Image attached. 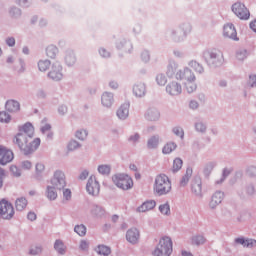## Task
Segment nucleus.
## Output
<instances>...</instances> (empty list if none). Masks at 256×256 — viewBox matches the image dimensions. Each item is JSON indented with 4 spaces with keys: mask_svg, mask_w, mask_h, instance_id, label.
Wrapping results in <instances>:
<instances>
[{
    "mask_svg": "<svg viewBox=\"0 0 256 256\" xmlns=\"http://www.w3.org/2000/svg\"><path fill=\"white\" fill-rule=\"evenodd\" d=\"M32 139L33 138H29L27 134L18 133L14 137V143L18 145L19 149L22 150L24 155H30V153L37 151L39 145H41V139Z\"/></svg>",
    "mask_w": 256,
    "mask_h": 256,
    "instance_id": "f257e3e1",
    "label": "nucleus"
},
{
    "mask_svg": "<svg viewBox=\"0 0 256 256\" xmlns=\"http://www.w3.org/2000/svg\"><path fill=\"white\" fill-rule=\"evenodd\" d=\"M172 185L171 180L165 174H159L156 176L153 191L156 195H169L171 193Z\"/></svg>",
    "mask_w": 256,
    "mask_h": 256,
    "instance_id": "f03ea898",
    "label": "nucleus"
},
{
    "mask_svg": "<svg viewBox=\"0 0 256 256\" xmlns=\"http://www.w3.org/2000/svg\"><path fill=\"white\" fill-rule=\"evenodd\" d=\"M173 241L169 237H162L153 251L154 256H171Z\"/></svg>",
    "mask_w": 256,
    "mask_h": 256,
    "instance_id": "7ed1b4c3",
    "label": "nucleus"
},
{
    "mask_svg": "<svg viewBox=\"0 0 256 256\" xmlns=\"http://www.w3.org/2000/svg\"><path fill=\"white\" fill-rule=\"evenodd\" d=\"M112 181L118 189L129 191L133 189V179L127 174H116L112 177Z\"/></svg>",
    "mask_w": 256,
    "mask_h": 256,
    "instance_id": "20e7f679",
    "label": "nucleus"
},
{
    "mask_svg": "<svg viewBox=\"0 0 256 256\" xmlns=\"http://www.w3.org/2000/svg\"><path fill=\"white\" fill-rule=\"evenodd\" d=\"M50 186L54 187L56 191H63V189L67 187V178L65 177V172L56 170L50 180Z\"/></svg>",
    "mask_w": 256,
    "mask_h": 256,
    "instance_id": "39448f33",
    "label": "nucleus"
},
{
    "mask_svg": "<svg viewBox=\"0 0 256 256\" xmlns=\"http://www.w3.org/2000/svg\"><path fill=\"white\" fill-rule=\"evenodd\" d=\"M232 11L236 15V17H238V19H241L242 21H247V19L251 17L249 9H247L245 4L241 2L234 3L232 5Z\"/></svg>",
    "mask_w": 256,
    "mask_h": 256,
    "instance_id": "423d86ee",
    "label": "nucleus"
},
{
    "mask_svg": "<svg viewBox=\"0 0 256 256\" xmlns=\"http://www.w3.org/2000/svg\"><path fill=\"white\" fill-rule=\"evenodd\" d=\"M14 215L15 209L13 208V204L6 200L0 201V216L2 219H13Z\"/></svg>",
    "mask_w": 256,
    "mask_h": 256,
    "instance_id": "0eeeda50",
    "label": "nucleus"
},
{
    "mask_svg": "<svg viewBox=\"0 0 256 256\" xmlns=\"http://www.w3.org/2000/svg\"><path fill=\"white\" fill-rule=\"evenodd\" d=\"M63 67L59 62H55L51 64L50 71L48 73V77L52 79V81H61L63 79Z\"/></svg>",
    "mask_w": 256,
    "mask_h": 256,
    "instance_id": "6e6552de",
    "label": "nucleus"
},
{
    "mask_svg": "<svg viewBox=\"0 0 256 256\" xmlns=\"http://www.w3.org/2000/svg\"><path fill=\"white\" fill-rule=\"evenodd\" d=\"M86 191L89 193V195H92L93 197H97L99 195V191H101V186L99 185V182L95 178V176H90L88 179V182L86 184Z\"/></svg>",
    "mask_w": 256,
    "mask_h": 256,
    "instance_id": "1a4fd4ad",
    "label": "nucleus"
},
{
    "mask_svg": "<svg viewBox=\"0 0 256 256\" xmlns=\"http://www.w3.org/2000/svg\"><path fill=\"white\" fill-rule=\"evenodd\" d=\"M13 152L4 146H0V165H7L13 161Z\"/></svg>",
    "mask_w": 256,
    "mask_h": 256,
    "instance_id": "9d476101",
    "label": "nucleus"
},
{
    "mask_svg": "<svg viewBox=\"0 0 256 256\" xmlns=\"http://www.w3.org/2000/svg\"><path fill=\"white\" fill-rule=\"evenodd\" d=\"M141 238V233L139 232V229L137 228H130L126 232V240L128 243H131V245H137L139 243V239Z\"/></svg>",
    "mask_w": 256,
    "mask_h": 256,
    "instance_id": "9b49d317",
    "label": "nucleus"
},
{
    "mask_svg": "<svg viewBox=\"0 0 256 256\" xmlns=\"http://www.w3.org/2000/svg\"><path fill=\"white\" fill-rule=\"evenodd\" d=\"M166 91L167 93H169V95L177 96L181 95L183 87L181 86V84H179V82L172 81L169 82L168 85L166 86Z\"/></svg>",
    "mask_w": 256,
    "mask_h": 256,
    "instance_id": "f8f14e48",
    "label": "nucleus"
},
{
    "mask_svg": "<svg viewBox=\"0 0 256 256\" xmlns=\"http://www.w3.org/2000/svg\"><path fill=\"white\" fill-rule=\"evenodd\" d=\"M224 197H225V195L223 194V192H221V191L215 192L212 195L211 200L209 202V208L217 209V207H219V205H221V203H223Z\"/></svg>",
    "mask_w": 256,
    "mask_h": 256,
    "instance_id": "ddd939ff",
    "label": "nucleus"
},
{
    "mask_svg": "<svg viewBox=\"0 0 256 256\" xmlns=\"http://www.w3.org/2000/svg\"><path fill=\"white\" fill-rule=\"evenodd\" d=\"M224 37H228V39H233V41H239L237 37V30L235 26L231 23L224 25Z\"/></svg>",
    "mask_w": 256,
    "mask_h": 256,
    "instance_id": "4468645a",
    "label": "nucleus"
},
{
    "mask_svg": "<svg viewBox=\"0 0 256 256\" xmlns=\"http://www.w3.org/2000/svg\"><path fill=\"white\" fill-rule=\"evenodd\" d=\"M176 79H183L186 82L195 81V74L190 69L180 70L176 73Z\"/></svg>",
    "mask_w": 256,
    "mask_h": 256,
    "instance_id": "2eb2a0df",
    "label": "nucleus"
},
{
    "mask_svg": "<svg viewBox=\"0 0 256 256\" xmlns=\"http://www.w3.org/2000/svg\"><path fill=\"white\" fill-rule=\"evenodd\" d=\"M235 243L237 245H242V247H246L247 249H253V247H256V240L251 238L239 237L235 239Z\"/></svg>",
    "mask_w": 256,
    "mask_h": 256,
    "instance_id": "dca6fc26",
    "label": "nucleus"
},
{
    "mask_svg": "<svg viewBox=\"0 0 256 256\" xmlns=\"http://www.w3.org/2000/svg\"><path fill=\"white\" fill-rule=\"evenodd\" d=\"M19 133L26 135L29 139H33V135H35V128L33 127V124L26 123L19 128Z\"/></svg>",
    "mask_w": 256,
    "mask_h": 256,
    "instance_id": "f3484780",
    "label": "nucleus"
},
{
    "mask_svg": "<svg viewBox=\"0 0 256 256\" xmlns=\"http://www.w3.org/2000/svg\"><path fill=\"white\" fill-rule=\"evenodd\" d=\"M191 190L196 197H203V187H202V182L199 178L193 180L191 184Z\"/></svg>",
    "mask_w": 256,
    "mask_h": 256,
    "instance_id": "a211bd4d",
    "label": "nucleus"
},
{
    "mask_svg": "<svg viewBox=\"0 0 256 256\" xmlns=\"http://www.w3.org/2000/svg\"><path fill=\"white\" fill-rule=\"evenodd\" d=\"M156 206L157 202H155V200H147L137 208V211L139 213H146V211H151L155 209Z\"/></svg>",
    "mask_w": 256,
    "mask_h": 256,
    "instance_id": "6ab92c4d",
    "label": "nucleus"
},
{
    "mask_svg": "<svg viewBox=\"0 0 256 256\" xmlns=\"http://www.w3.org/2000/svg\"><path fill=\"white\" fill-rule=\"evenodd\" d=\"M205 59L210 65H215L219 61V52L217 50L208 51L205 53Z\"/></svg>",
    "mask_w": 256,
    "mask_h": 256,
    "instance_id": "aec40b11",
    "label": "nucleus"
},
{
    "mask_svg": "<svg viewBox=\"0 0 256 256\" xmlns=\"http://www.w3.org/2000/svg\"><path fill=\"white\" fill-rule=\"evenodd\" d=\"M119 119H127L129 117V103H124L120 106L117 111Z\"/></svg>",
    "mask_w": 256,
    "mask_h": 256,
    "instance_id": "412c9836",
    "label": "nucleus"
},
{
    "mask_svg": "<svg viewBox=\"0 0 256 256\" xmlns=\"http://www.w3.org/2000/svg\"><path fill=\"white\" fill-rule=\"evenodd\" d=\"M6 109L10 113H17V111H19V109H21V106H20L19 102L15 101V100H8L6 102Z\"/></svg>",
    "mask_w": 256,
    "mask_h": 256,
    "instance_id": "4be33fe9",
    "label": "nucleus"
},
{
    "mask_svg": "<svg viewBox=\"0 0 256 256\" xmlns=\"http://www.w3.org/2000/svg\"><path fill=\"white\" fill-rule=\"evenodd\" d=\"M104 107H111L113 105V94L105 92L101 98Z\"/></svg>",
    "mask_w": 256,
    "mask_h": 256,
    "instance_id": "5701e85b",
    "label": "nucleus"
},
{
    "mask_svg": "<svg viewBox=\"0 0 256 256\" xmlns=\"http://www.w3.org/2000/svg\"><path fill=\"white\" fill-rule=\"evenodd\" d=\"M27 205L28 201L25 197H20L15 201L16 211H24V209H27Z\"/></svg>",
    "mask_w": 256,
    "mask_h": 256,
    "instance_id": "b1692460",
    "label": "nucleus"
},
{
    "mask_svg": "<svg viewBox=\"0 0 256 256\" xmlns=\"http://www.w3.org/2000/svg\"><path fill=\"white\" fill-rule=\"evenodd\" d=\"M146 119L148 121H157L159 119V111L155 108H149L146 112Z\"/></svg>",
    "mask_w": 256,
    "mask_h": 256,
    "instance_id": "393cba45",
    "label": "nucleus"
},
{
    "mask_svg": "<svg viewBox=\"0 0 256 256\" xmlns=\"http://www.w3.org/2000/svg\"><path fill=\"white\" fill-rule=\"evenodd\" d=\"M249 55H251V53L247 50V49H239L238 51H236V59L237 61H245L246 59H248Z\"/></svg>",
    "mask_w": 256,
    "mask_h": 256,
    "instance_id": "a878e982",
    "label": "nucleus"
},
{
    "mask_svg": "<svg viewBox=\"0 0 256 256\" xmlns=\"http://www.w3.org/2000/svg\"><path fill=\"white\" fill-rule=\"evenodd\" d=\"M193 176V169L187 168L186 173L183 175L182 179L180 180V187H185L187 183H189V179Z\"/></svg>",
    "mask_w": 256,
    "mask_h": 256,
    "instance_id": "bb28decb",
    "label": "nucleus"
},
{
    "mask_svg": "<svg viewBox=\"0 0 256 256\" xmlns=\"http://www.w3.org/2000/svg\"><path fill=\"white\" fill-rule=\"evenodd\" d=\"M133 93L136 97H143L145 95V84H135L133 87Z\"/></svg>",
    "mask_w": 256,
    "mask_h": 256,
    "instance_id": "cd10ccee",
    "label": "nucleus"
},
{
    "mask_svg": "<svg viewBox=\"0 0 256 256\" xmlns=\"http://www.w3.org/2000/svg\"><path fill=\"white\" fill-rule=\"evenodd\" d=\"M46 196L47 199H49L50 201H55V199H57V189H55V187H52L51 185H48L46 190Z\"/></svg>",
    "mask_w": 256,
    "mask_h": 256,
    "instance_id": "c85d7f7f",
    "label": "nucleus"
},
{
    "mask_svg": "<svg viewBox=\"0 0 256 256\" xmlns=\"http://www.w3.org/2000/svg\"><path fill=\"white\" fill-rule=\"evenodd\" d=\"M177 72V63L175 61H170L167 68H166V75L168 77H173Z\"/></svg>",
    "mask_w": 256,
    "mask_h": 256,
    "instance_id": "c756f323",
    "label": "nucleus"
},
{
    "mask_svg": "<svg viewBox=\"0 0 256 256\" xmlns=\"http://www.w3.org/2000/svg\"><path fill=\"white\" fill-rule=\"evenodd\" d=\"M159 211L161 215H165L166 217H169V215H171V205H169V202L161 204L159 206Z\"/></svg>",
    "mask_w": 256,
    "mask_h": 256,
    "instance_id": "7c9ffc66",
    "label": "nucleus"
},
{
    "mask_svg": "<svg viewBox=\"0 0 256 256\" xmlns=\"http://www.w3.org/2000/svg\"><path fill=\"white\" fill-rule=\"evenodd\" d=\"M175 149H177V145L173 142H170L163 147L162 153H164V155H169V153H173Z\"/></svg>",
    "mask_w": 256,
    "mask_h": 256,
    "instance_id": "2f4dec72",
    "label": "nucleus"
},
{
    "mask_svg": "<svg viewBox=\"0 0 256 256\" xmlns=\"http://www.w3.org/2000/svg\"><path fill=\"white\" fill-rule=\"evenodd\" d=\"M96 252L98 253V255H104V256L111 255V248L105 245H99L96 248Z\"/></svg>",
    "mask_w": 256,
    "mask_h": 256,
    "instance_id": "473e14b6",
    "label": "nucleus"
},
{
    "mask_svg": "<svg viewBox=\"0 0 256 256\" xmlns=\"http://www.w3.org/2000/svg\"><path fill=\"white\" fill-rule=\"evenodd\" d=\"M58 52H59V50L53 45L48 46L46 48V55H47V57H50V59H55Z\"/></svg>",
    "mask_w": 256,
    "mask_h": 256,
    "instance_id": "72a5a7b5",
    "label": "nucleus"
},
{
    "mask_svg": "<svg viewBox=\"0 0 256 256\" xmlns=\"http://www.w3.org/2000/svg\"><path fill=\"white\" fill-rule=\"evenodd\" d=\"M51 67V61L49 60H40L38 62V69L39 71H47Z\"/></svg>",
    "mask_w": 256,
    "mask_h": 256,
    "instance_id": "f704fd0d",
    "label": "nucleus"
},
{
    "mask_svg": "<svg viewBox=\"0 0 256 256\" xmlns=\"http://www.w3.org/2000/svg\"><path fill=\"white\" fill-rule=\"evenodd\" d=\"M54 248L57 252L60 253V255H63L65 253V244H63V242L60 240H56Z\"/></svg>",
    "mask_w": 256,
    "mask_h": 256,
    "instance_id": "c9c22d12",
    "label": "nucleus"
},
{
    "mask_svg": "<svg viewBox=\"0 0 256 256\" xmlns=\"http://www.w3.org/2000/svg\"><path fill=\"white\" fill-rule=\"evenodd\" d=\"M186 91L189 93H193V91H196L197 85L195 84V80H190L188 82H185Z\"/></svg>",
    "mask_w": 256,
    "mask_h": 256,
    "instance_id": "e433bc0d",
    "label": "nucleus"
},
{
    "mask_svg": "<svg viewBox=\"0 0 256 256\" xmlns=\"http://www.w3.org/2000/svg\"><path fill=\"white\" fill-rule=\"evenodd\" d=\"M74 231L75 233H77V235H80V237H83L87 233V228L85 227V225H77L75 226Z\"/></svg>",
    "mask_w": 256,
    "mask_h": 256,
    "instance_id": "4c0bfd02",
    "label": "nucleus"
},
{
    "mask_svg": "<svg viewBox=\"0 0 256 256\" xmlns=\"http://www.w3.org/2000/svg\"><path fill=\"white\" fill-rule=\"evenodd\" d=\"M183 167V160L181 158H176L173 161L172 171L177 172Z\"/></svg>",
    "mask_w": 256,
    "mask_h": 256,
    "instance_id": "58836bf2",
    "label": "nucleus"
},
{
    "mask_svg": "<svg viewBox=\"0 0 256 256\" xmlns=\"http://www.w3.org/2000/svg\"><path fill=\"white\" fill-rule=\"evenodd\" d=\"M159 145V137L153 136L148 140V149H155Z\"/></svg>",
    "mask_w": 256,
    "mask_h": 256,
    "instance_id": "ea45409f",
    "label": "nucleus"
},
{
    "mask_svg": "<svg viewBox=\"0 0 256 256\" xmlns=\"http://www.w3.org/2000/svg\"><path fill=\"white\" fill-rule=\"evenodd\" d=\"M156 82L157 85L160 86L167 85V77L165 76V74L160 73L156 76Z\"/></svg>",
    "mask_w": 256,
    "mask_h": 256,
    "instance_id": "a19ab883",
    "label": "nucleus"
},
{
    "mask_svg": "<svg viewBox=\"0 0 256 256\" xmlns=\"http://www.w3.org/2000/svg\"><path fill=\"white\" fill-rule=\"evenodd\" d=\"M81 147V145L79 144V142L72 140L68 143L67 145V149L68 151H75L77 149H79Z\"/></svg>",
    "mask_w": 256,
    "mask_h": 256,
    "instance_id": "79ce46f5",
    "label": "nucleus"
},
{
    "mask_svg": "<svg viewBox=\"0 0 256 256\" xmlns=\"http://www.w3.org/2000/svg\"><path fill=\"white\" fill-rule=\"evenodd\" d=\"M98 171L102 175H109V173H111V167L109 165H100Z\"/></svg>",
    "mask_w": 256,
    "mask_h": 256,
    "instance_id": "37998d69",
    "label": "nucleus"
},
{
    "mask_svg": "<svg viewBox=\"0 0 256 256\" xmlns=\"http://www.w3.org/2000/svg\"><path fill=\"white\" fill-rule=\"evenodd\" d=\"M205 243V237L203 236H194L192 238V245H203Z\"/></svg>",
    "mask_w": 256,
    "mask_h": 256,
    "instance_id": "c03bdc74",
    "label": "nucleus"
},
{
    "mask_svg": "<svg viewBox=\"0 0 256 256\" xmlns=\"http://www.w3.org/2000/svg\"><path fill=\"white\" fill-rule=\"evenodd\" d=\"M11 121V116L7 112H0V122L9 123Z\"/></svg>",
    "mask_w": 256,
    "mask_h": 256,
    "instance_id": "a18cd8bd",
    "label": "nucleus"
},
{
    "mask_svg": "<svg viewBox=\"0 0 256 256\" xmlns=\"http://www.w3.org/2000/svg\"><path fill=\"white\" fill-rule=\"evenodd\" d=\"M76 137L80 141H85V139H87V130H78L76 132Z\"/></svg>",
    "mask_w": 256,
    "mask_h": 256,
    "instance_id": "49530a36",
    "label": "nucleus"
},
{
    "mask_svg": "<svg viewBox=\"0 0 256 256\" xmlns=\"http://www.w3.org/2000/svg\"><path fill=\"white\" fill-rule=\"evenodd\" d=\"M32 168H33V163H31V161L29 160H25L21 164V169H23V171H29Z\"/></svg>",
    "mask_w": 256,
    "mask_h": 256,
    "instance_id": "de8ad7c7",
    "label": "nucleus"
},
{
    "mask_svg": "<svg viewBox=\"0 0 256 256\" xmlns=\"http://www.w3.org/2000/svg\"><path fill=\"white\" fill-rule=\"evenodd\" d=\"M35 169H36V173L38 175H41V173H44L45 172V164L41 163V162H38L35 166Z\"/></svg>",
    "mask_w": 256,
    "mask_h": 256,
    "instance_id": "09e8293b",
    "label": "nucleus"
},
{
    "mask_svg": "<svg viewBox=\"0 0 256 256\" xmlns=\"http://www.w3.org/2000/svg\"><path fill=\"white\" fill-rule=\"evenodd\" d=\"M43 251V249L41 248V246H32L30 248V255H39V253H41Z\"/></svg>",
    "mask_w": 256,
    "mask_h": 256,
    "instance_id": "8fccbe9b",
    "label": "nucleus"
},
{
    "mask_svg": "<svg viewBox=\"0 0 256 256\" xmlns=\"http://www.w3.org/2000/svg\"><path fill=\"white\" fill-rule=\"evenodd\" d=\"M173 133L176 134V136L180 137L181 139H183L185 135V132H183V128H180V127H174Z\"/></svg>",
    "mask_w": 256,
    "mask_h": 256,
    "instance_id": "3c124183",
    "label": "nucleus"
},
{
    "mask_svg": "<svg viewBox=\"0 0 256 256\" xmlns=\"http://www.w3.org/2000/svg\"><path fill=\"white\" fill-rule=\"evenodd\" d=\"M246 174L248 177H256V167L255 166H250L246 170Z\"/></svg>",
    "mask_w": 256,
    "mask_h": 256,
    "instance_id": "603ef678",
    "label": "nucleus"
},
{
    "mask_svg": "<svg viewBox=\"0 0 256 256\" xmlns=\"http://www.w3.org/2000/svg\"><path fill=\"white\" fill-rule=\"evenodd\" d=\"M71 197H72L71 190L70 189H64L63 190V199H64V201H71Z\"/></svg>",
    "mask_w": 256,
    "mask_h": 256,
    "instance_id": "864d4df0",
    "label": "nucleus"
},
{
    "mask_svg": "<svg viewBox=\"0 0 256 256\" xmlns=\"http://www.w3.org/2000/svg\"><path fill=\"white\" fill-rule=\"evenodd\" d=\"M10 171H11L12 175H14V177H21V170H19V168H17V166H11Z\"/></svg>",
    "mask_w": 256,
    "mask_h": 256,
    "instance_id": "5fc2aeb1",
    "label": "nucleus"
},
{
    "mask_svg": "<svg viewBox=\"0 0 256 256\" xmlns=\"http://www.w3.org/2000/svg\"><path fill=\"white\" fill-rule=\"evenodd\" d=\"M249 87H256V74H252L249 76V81H248Z\"/></svg>",
    "mask_w": 256,
    "mask_h": 256,
    "instance_id": "6e6d98bb",
    "label": "nucleus"
},
{
    "mask_svg": "<svg viewBox=\"0 0 256 256\" xmlns=\"http://www.w3.org/2000/svg\"><path fill=\"white\" fill-rule=\"evenodd\" d=\"M65 61L67 65H73L75 63V57L73 56V54H67L65 57Z\"/></svg>",
    "mask_w": 256,
    "mask_h": 256,
    "instance_id": "4d7b16f0",
    "label": "nucleus"
},
{
    "mask_svg": "<svg viewBox=\"0 0 256 256\" xmlns=\"http://www.w3.org/2000/svg\"><path fill=\"white\" fill-rule=\"evenodd\" d=\"M81 251H87L89 249V242L82 240L79 245Z\"/></svg>",
    "mask_w": 256,
    "mask_h": 256,
    "instance_id": "13d9d810",
    "label": "nucleus"
},
{
    "mask_svg": "<svg viewBox=\"0 0 256 256\" xmlns=\"http://www.w3.org/2000/svg\"><path fill=\"white\" fill-rule=\"evenodd\" d=\"M207 128L205 127V124L203 123H197L196 124V130L200 133H203Z\"/></svg>",
    "mask_w": 256,
    "mask_h": 256,
    "instance_id": "bf43d9fd",
    "label": "nucleus"
},
{
    "mask_svg": "<svg viewBox=\"0 0 256 256\" xmlns=\"http://www.w3.org/2000/svg\"><path fill=\"white\" fill-rule=\"evenodd\" d=\"M246 192L248 195H255V186L253 185L247 186Z\"/></svg>",
    "mask_w": 256,
    "mask_h": 256,
    "instance_id": "052dcab7",
    "label": "nucleus"
},
{
    "mask_svg": "<svg viewBox=\"0 0 256 256\" xmlns=\"http://www.w3.org/2000/svg\"><path fill=\"white\" fill-rule=\"evenodd\" d=\"M37 97L39 99H45L47 97V93L44 90H38Z\"/></svg>",
    "mask_w": 256,
    "mask_h": 256,
    "instance_id": "680f3d73",
    "label": "nucleus"
},
{
    "mask_svg": "<svg viewBox=\"0 0 256 256\" xmlns=\"http://www.w3.org/2000/svg\"><path fill=\"white\" fill-rule=\"evenodd\" d=\"M87 177H89V172L87 170H85L80 174L79 179H81V181H85V179H87Z\"/></svg>",
    "mask_w": 256,
    "mask_h": 256,
    "instance_id": "e2e57ef3",
    "label": "nucleus"
},
{
    "mask_svg": "<svg viewBox=\"0 0 256 256\" xmlns=\"http://www.w3.org/2000/svg\"><path fill=\"white\" fill-rule=\"evenodd\" d=\"M6 43H7V45H8L9 47L15 46V38H13V37L8 38V39L6 40Z\"/></svg>",
    "mask_w": 256,
    "mask_h": 256,
    "instance_id": "0e129e2a",
    "label": "nucleus"
},
{
    "mask_svg": "<svg viewBox=\"0 0 256 256\" xmlns=\"http://www.w3.org/2000/svg\"><path fill=\"white\" fill-rule=\"evenodd\" d=\"M27 217L29 221H35V219H37V214H35V212H29Z\"/></svg>",
    "mask_w": 256,
    "mask_h": 256,
    "instance_id": "69168bd1",
    "label": "nucleus"
},
{
    "mask_svg": "<svg viewBox=\"0 0 256 256\" xmlns=\"http://www.w3.org/2000/svg\"><path fill=\"white\" fill-rule=\"evenodd\" d=\"M11 15H13V17H17V15H21V10L14 8L10 11Z\"/></svg>",
    "mask_w": 256,
    "mask_h": 256,
    "instance_id": "338daca9",
    "label": "nucleus"
},
{
    "mask_svg": "<svg viewBox=\"0 0 256 256\" xmlns=\"http://www.w3.org/2000/svg\"><path fill=\"white\" fill-rule=\"evenodd\" d=\"M250 28L252 29V31H254V33H256V20L250 23Z\"/></svg>",
    "mask_w": 256,
    "mask_h": 256,
    "instance_id": "774afa93",
    "label": "nucleus"
}]
</instances>
